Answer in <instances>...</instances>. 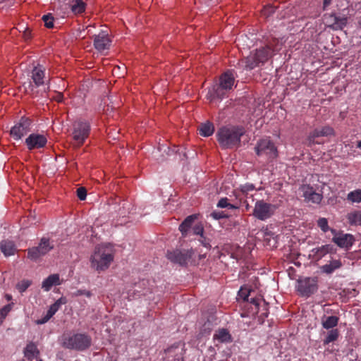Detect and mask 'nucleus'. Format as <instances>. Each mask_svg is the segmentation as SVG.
Masks as SVG:
<instances>
[{
	"label": "nucleus",
	"mask_w": 361,
	"mask_h": 361,
	"mask_svg": "<svg viewBox=\"0 0 361 361\" xmlns=\"http://www.w3.org/2000/svg\"><path fill=\"white\" fill-rule=\"evenodd\" d=\"M244 134L245 130L242 127H223L217 133V140L224 149L238 147Z\"/></svg>",
	"instance_id": "f257e3e1"
},
{
	"label": "nucleus",
	"mask_w": 361,
	"mask_h": 361,
	"mask_svg": "<svg viewBox=\"0 0 361 361\" xmlns=\"http://www.w3.org/2000/svg\"><path fill=\"white\" fill-rule=\"evenodd\" d=\"M235 78L231 71H226L219 78V82L214 85L209 89L207 97L210 100L221 99L226 93L232 90Z\"/></svg>",
	"instance_id": "f03ea898"
},
{
	"label": "nucleus",
	"mask_w": 361,
	"mask_h": 361,
	"mask_svg": "<svg viewBox=\"0 0 361 361\" xmlns=\"http://www.w3.org/2000/svg\"><path fill=\"white\" fill-rule=\"evenodd\" d=\"M92 343L90 336L85 334H63L61 337V345L63 348L83 351Z\"/></svg>",
	"instance_id": "7ed1b4c3"
},
{
	"label": "nucleus",
	"mask_w": 361,
	"mask_h": 361,
	"mask_svg": "<svg viewBox=\"0 0 361 361\" xmlns=\"http://www.w3.org/2000/svg\"><path fill=\"white\" fill-rule=\"evenodd\" d=\"M108 248L104 245H99L95 248L90 258L91 266L95 270L100 271L106 269L113 261V255Z\"/></svg>",
	"instance_id": "20e7f679"
},
{
	"label": "nucleus",
	"mask_w": 361,
	"mask_h": 361,
	"mask_svg": "<svg viewBox=\"0 0 361 361\" xmlns=\"http://www.w3.org/2000/svg\"><path fill=\"white\" fill-rule=\"evenodd\" d=\"M272 49L270 46L262 47L255 50L245 59V68L252 70L257 66L264 64L271 57Z\"/></svg>",
	"instance_id": "39448f33"
},
{
	"label": "nucleus",
	"mask_w": 361,
	"mask_h": 361,
	"mask_svg": "<svg viewBox=\"0 0 361 361\" xmlns=\"http://www.w3.org/2000/svg\"><path fill=\"white\" fill-rule=\"evenodd\" d=\"M90 130V127L87 122L80 119L75 121L71 134L73 146L75 147L81 146L88 137Z\"/></svg>",
	"instance_id": "423d86ee"
},
{
	"label": "nucleus",
	"mask_w": 361,
	"mask_h": 361,
	"mask_svg": "<svg viewBox=\"0 0 361 361\" xmlns=\"http://www.w3.org/2000/svg\"><path fill=\"white\" fill-rule=\"evenodd\" d=\"M276 208L274 204L267 203L264 200H258L255 202L252 214L257 219L265 221L274 214Z\"/></svg>",
	"instance_id": "0eeeda50"
},
{
	"label": "nucleus",
	"mask_w": 361,
	"mask_h": 361,
	"mask_svg": "<svg viewBox=\"0 0 361 361\" xmlns=\"http://www.w3.org/2000/svg\"><path fill=\"white\" fill-rule=\"evenodd\" d=\"M53 248L54 246L50 244L49 240L46 238H42L38 246L32 247L27 250V258L30 259L32 261L36 262Z\"/></svg>",
	"instance_id": "6e6552de"
},
{
	"label": "nucleus",
	"mask_w": 361,
	"mask_h": 361,
	"mask_svg": "<svg viewBox=\"0 0 361 361\" xmlns=\"http://www.w3.org/2000/svg\"><path fill=\"white\" fill-rule=\"evenodd\" d=\"M318 289L316 277H305L298 280L297 290L302 296L309 297Z\"/></svg>",
	"instance_id": "1a4fd4ad"
},
{
	"label": "nucleus",
	"mask_w": 361,
	"mask_h": 361,
	"mask_svg": "<svg viewBox=\"0 0 361 361\" xmlns=\"http://www.w3.org/2000/svg\"><path fill=\"white\" fill-rule=\"evenodd\" d=\"M255 149L258 156L266 155L268 159H274L278 155L276 147L268 138L259 140Z\"/></svg>",
	"instance_id": "9d476101"
},
{
	"label": "nucleus",
	"mask_w": 361,
	"mask_h": 361,
	"mask_svg": "<svg viewBox=\"0 0 361 361\" xmlns=\"http://www.w3.org/2000/svg\"><path fill=\"white\" fill-rule=\"evenodd\" d=\"M193 254L192 250H175L169 251L166 257L169 260L174 264L185 266L192 258Z\"/></svg>",
	"instance_id": "9b49d317"
},
{
	"label": "nucleus",
	"mask_w": 361,
	"mask_h": 361,
	"mask_svg": "<svg viewBox=\"0 0 361 361\" xmlns=\"http://www.w3.org/2000/svg\"><path fill=\"white\" fill-rule=\"evenodd\" d=\"M176 149V147H175ZM171 153H175L179 155L180 159H188L187 153L184 151V149H181L177 147V149L175 150L171 149L169 147L166 145H159L157 151L153 152L154 157L158 161H163L166 159V157L164 154H166L167 156L171 154Z\"/></svg>",
	"instance_id": "f8f14e48"
},
{
	"label": "nucleus",
	"mask_w": 361,
	"mask_h": 361,
	"mask_svg": "<svg viewBox=\"0 0 361 361\" xmlns=\"http://www.w3.org/2000/svg\"><path fill=\"white\" fill-rule=\"evenodd\" d=\"M30 125L31 121L28 118L23 116L19 122L11 128L10 135L15 140H20L30 131Z\"/></svg>",
	"instance_id": "ddd939ff"
},
{
	"label": "nucleus",
	"mask_w": 361,
	"mask_h": 361,
	"mask_svg": "<svg viewBox=\"0 0 361 361\" xmlns=\"http://www.w3.org/2000/svg\"><path fill=\"white\" fill-rule=\"evenodd\" d=\"M31 73V78L34 85L29 82L27 83V87H25V89L27 92L30 91L31 93H33L35 86L39 87L44 84V78L45 75L44 68L41 65H37L33 68Z\"/></svg>",
	"instance_id": "4468645a"
},
{
	"label": "nucleus",
	"mask_w": 361,
	"mask_h": 361,
	"mask_svg": "<svg viewBox=\"0 0 361 361\" xmlns=\"http://www.w3.org/2000/svg\"><path fill=\"white\" fill-rule=\"evenodd\" d=\"M334 234L332 241L338 247L349 249L353 244L354 237L351 234L337 233L335 229H331Z\"/></svg>",
	"instance_id": "2eb2a0df"
},
{
	"label": "nucleus",
	"mask_w": 361,
	"mask_h": 361,
	"mask_svg": "<svg viewBox=\"0 0 361 361\" xmlns=\"http://www.w3.org/2000/svg\"><path fill=\"white\" fill-rule=\"evenodd\" d=\"M47 142L45 136L35 133L30 134L25 140V143L30 150L44 147Z\"/></svg>",
	"instance_id": "dca6fc26"
},
{
	"label": "nucleus",
	"mask_w": 361,
	"mask_h": 361,
	"mask_svg": "<svg viewBox=\"0 0 361 361\" xmlns=\"http://www.w3.org/2000/svg\"><path fill=\"white\" fill-rule=\"evenodd\" d=\"M111 40L104 32H102L94 36V47L99 52L107 50L110 48Z\"/></svg>",
	"instance_id": "f3484780"
},
{
	"label": "nucleus",
	"mask_w": 361,
	"mask_h": 361,
	"mask_svg": "<svg viewBox=\"0 0 361 361\" xmlns=\"http://www.w3.org/2000/svg\"><path fill=\"white\" fill-rule=\"evenodd\" d=\"M334 135V130L329 126H324L321 128H317L312 132L308 137L309 145L314 143V140L319 137H327Z\"/></svg>",
	"instance_id": "a211bd4d"
},
{
	"label": "nucleus",
	"mask_w": 361,
	"mask_h": 361,
	"mask_svg": "<svg viewBox=\"0 0 361 361\" xmlns=\"http://www.w3.org/2000/svg\"><path fill=\"white\" fill-rule=\"evenodd\" d=\"M23 354L25 357L32 361L33 359H37V357L39 355V350L37 345L34 342L30 341L24 348Z\"/></svg>",
	"instance_id": "6ab92c4d"
},
{
	"label": "nucleus",
	"mask_w": 361,
	"mask_h": 361,
	"mask_svg": "<svg viewBox=\"0 0 361 361\" xmlns=\"http://www.w3.org/2000/svg\"><path fill=\"white\" fill-rule=\"evenodd\" d=\"M0 249L6 257L13 255L17 251L15 243L8 239L1 242Z\"/></svg>",
	"instance_id": "aec40b11"
},
{
	"label": "nucleus",
	"mask_w": 361,
	"mask_h": 361,
	"mask_svg": "<svg viewBox=\"0 0 361 361\" xmlns=\"http://www.w3.org/2000/svg\"><path fill=\"white\" fill-rule=\"evenodd\" d=\"M67 4L75 14L82 13L86 7V4L82 0H68Z\"/></svg>",
	"instance_id": "412c9836"
},
{
	"label": "nucleus",
	"mask_w": 361,
	"mask_h": 361,
	"mask_svg": "<svg viewBox=\"0 0 361 361\" xmlns=\"http://www.w3.org/2000/svg\"><path fill=\"white\" fill-rule=\"evenodd\" d=\"M342 266V263L339 259H332L329 264L321 267V271L326 274L333 273L335 270L338 269Z\"/></svg>",
	"instance_id": "4be33fe9"
},
{
	"label": "nucleus",
	"mask_w": 361,
	"mask_h": 361,
	"mask_svg": "<svg viewBox=\"0 0 361 361\" xmlns=\"http://www.w3.org/2000/svg\"><path fill=\"white\" fill-rule=\"evenodd\" d=\"M59 280V274H51L43 281L42 288L49 291L53 286L60 284Z\"/></svg>",
	"instance_id": "5701e85b"
},
{
	"label": "nucleus",
	"mask_w": 361,
	"mask_h": 361,
	"mask_svg": "<svg viewBox=\"0 0 361 361\" xmlns=\"http://www.w3.org/2000/svg\"><path fill=\"white\" fill-rule=\"evenodd\" d=\"M197 217L196 214L190 215L180 224L179 230L183 236L186 235V233L190 228Z\"/></svg>",
	"instance_id": "b1692460"
},
{
	"label": "nucleus",
	"mask_w": 361,
	"mask_h": 361,
	"mask_svg": "<svg viewBox=\"0 0 361 361\" xmlns=\"http://www.w3.org/2000/svg\"><path fill=\"white\" fill-rule=\"evenodd\" d=\"M198 129L200 130V134L204 137H209L212 135L214 131V125L209 121L201 123Z\"/></svg>",
	"instance_id": "393cba45"
},
{
	"label": "nucleus",
	"mask_w": 361,
	"mask_h": 361,
	"mask_svg": "<svg viewBox=\"0 0 361 361\" xmlns=\"http://www.w3.org/2000/svg\"><path fill=\"white\" fill-rule=\"evenodd\" d=\"M338 319V317L336 316H324L322 319V326L326 329H333L337 326Z\"/></svg>",
	"instance_id": "a878e982"
},
{
	"label": "nucleus",
	"mask_w": 361,
	"mask_h": 361,
	"mask_svg": "<svg viewBox=\"0 0 361 361\" xmlns=\"http://www.w3.org/2000/svg\"><path fill=\"white\" fill-rule=\"evenodd\" d=\"M214 339L218 340L221 343H227L231 341V336L228 330L221 329L214 334Z\"/></svg>",
	"instance_id": "bb28decb"
},
{
	"label": "nucleus",
	"mask_w": 361,
	"mask_h": 361,
	"mask_svg": "<svg viewBox=\"0 0 361 361\" xmlns=\"http://www.w3.org/2000/svg\"><path fill=\"white\" fill-rule=\"evenodd\" d=\"M315 250H316L315 254L319 257H322L328 253L336 252V249L334 248V245H330V244L325 245L320 247L316 248Z\"/></svg>",
	"instance_id": "cd10ccee"
},
{
	"label": "nucleus",
	"mask_w": 361,
	"mask_h": 361,
	"mask_svg": "<svg viewBox=\"0 0 361 361\" xmlns=\"http://www.w3.org/2000/svg\"><path fill=\"white\" fill-rule=\"evenodd\" d=\"M347 200L353 203L361 202V190H355L349 192L347 195Z\"/></svg>",
	"instance_id": "c85d7f7f"
},
{
	"label": "nucleus",
	"mask_w": 361,
	"mask_h": 361,
	"mask_svg": "<svg viewBox=\"0 0 361 361\" xmlns=\"http://www.w3.org/2000/svg\"><path fill=\"white\" fill-rule=\"evenodd\" d=\"M339 332L337 329H333L327 333L326 338L324 340V344L326 345L337 340Z\"/></svg>",
	"instance_id": "c756f323"
},
{
	"label": "nucleus",
	"mask_w": 361,
	"mask_h": 361,
	"mask_svg": "<svg viewBox=\"0 0 361 361\" xmlns=\"http://www.w3.org/2000/svg\"><path fill=\"white\" fill-rule=\"evenodd\" d=\"M322 195L319 193L316 192L314 190L307 199H305V200L307 202H311L312 203L318 204L322 201Z\"/></svg>",
	"instance_id": "7c9ffc66"
},
{
	"label": "nucleus",
	"mask_w": 361,
	"mask_h": 361,
	"mask_svg": "<svg viewBox=\"0 0 361 361\" xmlns=\"http://www.w3.org/2000/svg\"><path fill=\"white\" fill-rule=\"evenodd\" d=\"M42 20L47 28H52L54 27V17L51 13L43 16Z\"/></svg>",
	"instance_id": "2f4dec72"
},
{
	"label": "nucleus",
	"mask_w": 361,
	"mask_h": 361,
	"mask_svg": "<svg viewBox=\"0 0 361 361\" xmlns=\"http://www.w3.org/2000/svg\"><path fill=\"white\" fill-rule=\"evenodd\" d=\"M31 285V281L29 280H23L17 283L16 288L19 292L23 293Z\"/></svg>",
	"instance_id": "473e14b6"
},
{
	"label": "nucleus",
	"mask_w": 361,
	"mask_h": 361,
	"mask_svg": "<svg viewBox=\"0 0 361 361\" xmlns=\"http://www.w3.org/2000/svg\"><path fill=\"white\" fill-rule=\"evenodd\" d=\"M317 226L324 233L327 232L329 230V227L328 225V221L326 218H319L317 220Z\"/></svg>",
	"instance_id": "72a5a7b5"
},
{
	"label": "nucleus",
	"mask_w": 361,
	"mask_h": 361,
	"mask_svg": "<svg viewBox=\"0 0 361 361\" xmlns=\"http://www.w3.org/2000/svg\"><path fill=\"white\" fill-rule=\"evenodd\" d=\"M300 190L302 192V196L307 199L314 191L312 187L308 185H303L300 187Z\"/></svg>",
	"instance_id": "f704fd0d"
},
{
	"label": "nucleus",
	"mask_w": 361,
	"mask_h": 361,
	"mask_svg": "<svg viewBox=\"0 0 361 361\" xmlns=\"http://www.w3.org/2000/svg\"><path fill=\"white\" fill-rule=\"evenodd\" d=\"M210 216L216 220L228 218V215L224 212H219V211L212 212L211 213Z\"/></svg>",
	"instance_id": "c9c22d12"
},
{
	"label": "nucleus",
	"mask_w": 361,
	"mask_h": 361,
	"mask_svg": "<svg viewBox=\"0 0 361 361\" xmlns=\"http://www.w3.org/2000/svg\"><path fill=\"white\" fill-rule=\"evenodd\" d=\"M12 307V304H8L5 305L0 310V317L4 319L8 313L11 311Z\"/></svg>",
	"instance_id": "e433bc0d"
},
{
	"label": "nucleus",
	"mask_w": 361,
	"mask_h": 361,
	"mask_svg": "<svg viewBox=\"0 0 361 361\" xmlns=\"http://www.w3.org/2000/svg\"><path fill=\"white\" fill-rule=\"evenodd\" d=\"M276 7L272 6H267L262 10V14L266 17H269L275 12Z\"/></svg>",
	"instance_id": "4c0bfd02"
},
{
	"label": "nucleus",
	"mask_w": 361,
	"mask_h": 361,
	"mask_svg": "<svg viewBox=\"0 0 361 361\" xmlns=\"http://www.w3.org/2000/svg\"><path fill=\"white\" fill-rule=\"evenodd\" d=\"M77 196L80 200H84L87 196V190L85 188L80 187L77 189Z\"/></svg>",
	"instance_id": "58836bf2"
},
{
	"label": "nucleus",
	"mask_w": 361,
	"mask_h": 361,
	"mask_svg": "<svg viewBox=\"0 0 361 361\" xmlns=\"http://www.w3.org/2000/svg\"><path fill=\"white\" fill-rule=\"evenodd\" d=\"M74 296H80V295H85L88 298H90L92 295V293L90 291L87 290H78L75 293H73Z\"/></svg>",
	"instance_id": "ea45409f"
},
{
	"label": "nucleus",
	"mask_w": 361,
	"mask_h": 361,
	"mask_svg": "<svg viewBox=\"0 0 361 361\" xmlns=\"http://www.w3.org/2000/svg\"><path fill=\"white\" fill-rule=\"evenodd\" d=\"M204 228L201 224H197L192 228V232L195 235H202Z\"/></svg>",
	"instance_id": "a19ab883"
},
{
	"label": "nucleus",
	"mask_w": 361,
	"mask_h": 361,
	"mask_svg": "<svg viewBox=\"0 0 361 361\" xmlns=\"http://www.w3.org/2000/svg\"><path fill=\"white\" fill-rule=\"evenodd\" d=\"M228 203V200L226 197H224L220 199L217 204V207L220 208H227Z\"/></svg>",
	"instance_id": "79ce46f5"
},
{
	"label": "nucleus",
	"mask_w": 361,
	"mask_h": 361,
	"mask_svg": "<svg viewBox=\"0 0 361 361\" xmlns=\"http://www.w3.org/2000/svg\"><path fill=\"white\" fill-rule=\"evenodd\" d=\"M66 302V298L64 297H61L59 300H57L53 305L59 310L62 305H64Z\"/></svg>",
	"instance_id": "37998d69"
},
{
	"label": "nucleus",
	"mask_w": 361,
	"mask_h": 361,
	"mask_svg": "<svg viewBox=\"0 0 361 361\" xmlns=\"http://www.w3.org/2000/svg\"><path fill=\"white\" fill-rule=\"evenodd\" d=\"M66 302V298L64 297H61L59 300H57L53 305L59 310L62 305H64Z\"/></svg>",
	"instance_id": "c03bdc74"
},
{
	"label": "nucleus",
	"mask_w": 361,
	"mask_h": 361,
	"mask_svg": "<svg viewBox=\"0 0 361 361\" xmlns=\"http://www.w3.org/2000/svg\"><path fill=\"white\" fill-rule=\"evenodd\" d=\"M254 189H255V187L252 184H245V185L241 186V190L243 192H247L253 190Z\"/></svg>",
	"instance_id": "a18cd8bd"
},
{
	"label": "nucleus",
	"mask_w": 361,
	"mask_h": 361,
	"mask_svg": "<svg viewBox=\"0 0 361 361\" xmlns=\"http://www.w3.org/2000/svg\"><path fill=\"white\" fill-rule=\"evenodd\" d=\"M51 317L49 316V314L47 313V314L42 317V319H38L36 321V323L37 324H45L46 322H47Z\"/></svg>",
	"instance_id": "49530a36"
},
{
	"label": "nucleus",
	"mask_w": 361,
	"mask_h": 361,
	"mask_svg": "<svg viewBox=\"0 0 361 361\" xmlns=\"http://www.w3.org/2000/svg\"><path fill=\"white\" fill-rule=\"evenodd\" d=\"M59 310L52 304L49 309L47 311V314L49 317H52L53 315L58 311Z\"/></svg>",
	"instance_id": "de8ad7c7"
},
{
	"label": "nucleus",
	"mask_w": 361,
	"mask_h": 361,
	"mask_svg": "<svg viewBox=\"0 0 361 361\" xmlns=\"http://www.w3.org/2000/svg\"><path fill=\"white\" fill-rule=\"evenodd\" d=\"M334 20H335L336 23H338L341 25H345L346 24V18H339V17L335 16Z\"/></svg>",
	"instance_id": "09e8293b"
},
{
	"label": "nucleus",
	"mask_w": 361,
	"mask_h": 361,
	"mask_svg": "<svg viewBox=\"0 0 361 361\" xmlns=\"http://www.w3.org/2000/svg\"><path fill=\"white\" fill-rule=\"evenodd\" d=\"M238 295L243 298L244 300H248L249 293L243 289L240 290Z\"/></svg>",
	"instance_id": "8fccbe9b"
},
{
	"label": "nucleus",
	"mask_w": 361,
	"mask_h": 361,
	"mask_svg": "<svg viewBox=\"0 0 361 361\" xmlns=\"http://www.w3.org/2000/svg\"><path fill=\"white\" fill-rule=\"evenodd\" d=\"M30 30L28 29V28H26L24 31V33H23V35H24V37L27 39L29 38H30L31 37V34H30Z\"/></svg>",
	"instance_id": "3c124183"
},
{
	"label": "nucleus",
	"mask_w": 361,
	"mask_h": 361,
	"mask_svg": "<svg viewBox=\"0 0 361 361\" xmlns=\"http://www.w3.org/2000/svg\"><path fill=\"white\" fill-rule=\"evenodd\" d=\"M54 99L59 102H61L63 100V94L60 92H57Z\"/></svg>",
	"instance_id": "603ef678"
},
{
	"label": "nucleus",
	"mask_w": 361,
	"mask_h": 361,
	"mask_svg": "<svg viewBox=\"0 0 361 361\" xmlns=\"http://www.w3.org/2000/svg\"><path fill=\"white\" fill-rule=\"evenodd\" d=\"M332 0H324L323 6L324 9H325L327 6H329L331 4Z\"/></svg>",
	"instance_id": "864d4df0"
},
{
	"label": "nucleus",
	"mask_w": 361,
	"mask_h": 361,
	"mask_svg": "<svg viewBox=\"0 0 361 361\" xmlns=\"http://www.w3.org/2000/svg\"><path fill=\"white\" fill-rule=\"evenodd\" d=\"M250 302L256 306H258L259 305V303L257 302V300L255 299V298H252L251 300H250Z\"/></svg>",
	"instance_id": "5fc2aeb1"
},
{
	"label": "nucleus",
	"mask_w": 361,
	"mask_h": 361,
	"mask_svg": "<svg viewBox=\"0 0 361 361\" xmlns=\"http://www.w3.org/2000/svg\"><path fill=\"white\" fill-rule=\"evenodd\" d=\"M227 208L231 209H235L238 208V207L235 206V205H233L232 204L228 203V206Z\"/></svg>",
	"instance_id": "6e6d98bb"
},
{
	"label": "nucleus",
	"mask_w": 361,
	"mask_h": 361,
	"mask_svg": "<svg viewBox=\"0 0 361 361\" xmlns=\"http://www.w3.org/2000/svg\"><path fill=\"white\" fill-rule=\"evenodd\" d=\"M202 243L203 246H204L207 248L210 247L209 243H207L205 240L202 241Z\"/></svg>",
	"instance_id": "4d7b16f0"
},
{
	"label": "nucleus",
	"mask_w": 361,
	"mask_h": 361,
	"mask_svg": "<svg viewBox=\"0 0 361 361\" xmlns=\"http://www.w3.org/2000/svg\"><path fill=\"white\" fill-rule=\"evenodd\" d=\"M357 147L361 149V140L357 142Z\"/></svg>",
	"instance_id": "13d9d810"
},
{
	"label": "nucleus",
	"mask_w": 361,
	"mask_h": 361,
	"mask_svg": "<svg viewBox=\"0 0 361 361\" xmlns=\"http://www.w3.org/2000/svg\"><path fill=\"white\" fill-rule=\"evenodd\" d=\"M118 69L116 68H116H114V71H114V73L118 74Z\"/></svg>",
	"instance_id": "bf43d9fd"
},
{
	"label": "nucleus",
	"mask_w": 361,
	"mask_h": 361,
	"mask_svg": "<svg viewBox=\"0 0 361 361\" xmlns=\"http://www.w3.org/2000/svg\"><path fill=\"white\" fill-rule=\"evenodd\" d=\"M175 360H176V361H182V357L178 356L177 358L175 359Z\"/></svg>",
	"instance_id": "052dcab7"
},
{
	"label": "nucleus",
	"mask_w": 361,
	"mask_h": 361,
	"mask_svg": "<svg viewBox=\"0 0 361 361\" xmlns=\"http://www.w3.org/2000/svg\"><path fill=\"white\" fill-rule=\"evenodd\" d=\"M11 298H12V297H11V295H6V298H7V300H11Z\"/></svg>",
	"instance_id": "680f3d73"
},
{
	"label": "nucleus",
	"mask_w": 361,
	"mask_h": 361,
	"mask_svg": "<svg viewBox=\"0 0 361 361\" xmlns=\"http://www.w3.org/2000/svg\"><path fill=\"white\" fill-rule=\"evenodd\" d=\"M36 360H37V361H43L42 359H40V358L39 357V356L37 357V359H36Z\"/></svg>",
	"instance_id": "e2e57ef3"
},
{
	"label": "nucleus",
	"mask_w": 361,
	"mask_h": 361,
	"mask_svg": "<svg viewBox=\"0 0 361 361\" xmlns=\"http://www.w3.org/2000/svg\"><path fill=\"white\" fill-rule=\"evenodd\" d=\"M116 68L119 70L120 68H121V66H117Z\"/></svg>",
	"instance_id": "0e129e2a"
},
{
	"label": "nucleus",
	"mask_w": 361,
	"mask_h": 361,
	"mask_svg": "<svg viewBox=\"0 0 361 361\" xmlns=\"http://www.w3.org/2000/svg\"><path fill=\"white\" fill-rule=\"evenodd\" d=\"M349 220H350L351 222L354 221V220H352L351 218H349Z\"/></svg>",
	"instance_id": "69168bd1"
},
{
	"label": "nucleus",
	"mask_w": 361,
	"mask_h": 361,
	"mask_svg": "<svg viewBox=\"0 0 361 361\" xmlns=\"http://www.w3.org/2000/svg\"><path fill=\"white\" fill-rule=\"evenodd\" d=\"M4 0H0V2L3 1Z\"/></svg>",
	"instance_id": "338daca9"
}]
</instances>
